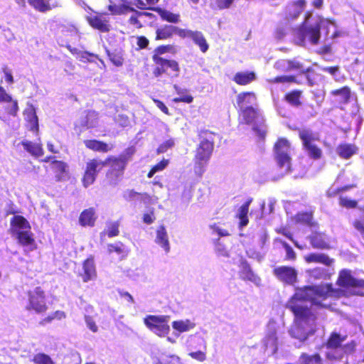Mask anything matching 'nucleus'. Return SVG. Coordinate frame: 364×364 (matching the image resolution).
I'll list each match as a JSON object with an SVG mask.
<instances>
[{"mask_svg":"<svg viewBox=\"0 0 364 364\" xmlns=\"http://www.w3.org/2000/svg\"><path fill=\"white\" fill-rule=\"evenodd\" d=\"M335 289L331 283L305 286L298 289L288 301L287 307L294 314L295 323L289 330L291 337L301 341H305L309 333L303 327L304 323H314L317 316L314 311L302 302L309 301L311 307L330 309L331 305L323 303L328 297L364 296V279L355 277L352 271L343 269L339 271Z\"/></svg>","mask_w":364,"mask_h":364,"instance_id":"f257e3e1","label":"nucleus"},{"mask_svg":"<svg viewBox=\"0 0 364 364\" xmlns=\"http://www.w3.org/2000/svg\"><path fill=\"white\" fill-rule=\"evenodd\" d=\"M214 136L215 133L208 129H203L198 132L200 141L195 150L193 169L195 173L199 177L205 173L213 154L215 145Z\"/></svg>","mask_w":364,"mask_h":364,"instance_id":"f03ea898","label":"nucleus"},{"mask_svg":"<svg viewBox=\"0 0 364 364\" xmlns=\"http://www.w3.org/2000/svg\"><path fill=\"white\" fill-rule=\"evenodd\" d=\"M134 152L135 149L131 146L126 149L124 152L118 156H109L104 161L92 159V175L109 164V167L106 173L107 178L111 183H116L119 178L124 175L127 164ZM93 181L94 178L92 177Z\"/></svg>","mask_w":364,"mask_h":364,"instance_id":"7ed1b4c3","label":"nucleus"},{"mask_svg":"<svg viewBox=\"0 0 364 364\" xmlns=\"http://www.w3.org/2000/svg\"><path fill=\"white\" fill-rule=\"evenodd\" d=\"M9 232L15 237L18 243L23 247H28L32 251L36 249L34 235L31 231L29 222L22 215H17L10 220Z\"/></svg>","mask_w":364,"mask_h":364,"instance_id":"20e7f679","label":"nucleus"},{"mask_svg":"<svg viewBox=\"0 0 364 364\" xmlns=\"http://www.w3.org/2000/svg\"><path fill=\"white\" fill-rule=\"evenodd\" d=\"M330 25L335 26V23L328 19H320L314 26H307L305 23H303L295 32L296 44L304 46L306 38H308L312 45H317L321 38V28H328Z\"/></svg>","mask_w":364,"mask_h":364,"instance_id":"39448f33","label":"nucleus"},{"mask_svg":"<svg viewBox=\"0 0 364 364\" xmlns=\"http://www.w3.org/2000/svg\"><path fill=\"white\" fill-rule=\"evenodd\" d=\"M151 76L157 80L162 78L173 79L179 77L181 67L179 63L173 58L152 60Z\"/></svg>","mask_w":364,"mask_h":364,"instance_id":"423d86ee","label":"nucleus"},{"mask_svg":"<svg viewBox=\"0 0 364 364\" xmlns=\"http://www.w3.org/2000/svg\"><path fill=\"white\" fill-rule=\"evenodd\" d=\"M27 303L26 309L37 314L43 315L48 309L46 304V294L41 287H36L26 292Z\"/></svg>","mask_w":364,"mask_h":364,"instance_id":"0eeeda50","label":"nucleus"},{"mask_svg":"<svg viewBox=\"0 0 364 364\" xmlns=\"http://www.w3.org/2000/svg\"><path fill=\"white\" fill-rule=\"evenodd\" d=\"M291 144L285 138H279L274 145V159L279 168L285 167L291 171V158L290 156Z\"/></svg>","mask_w":364,"mask_h":364,"instance_id":"6e6552de","label":"nucleus"},{"mask_svg":"<svg viewBox=\"0 0 364 364\" xmlns=\"http://www.w3.org/2000/svg\"><path fill=\"white\" fill-rule=\"evenodd\" d=\"M169 320L168 315H148L144 318V323L157 336L165 337L170 331Z\"/></svg>","mask_w":364,"mask_h":364,"instance_id":"1a4fd4ad","label":"nucleus"},{"mask_svg":"<svg viewBox=\"0 0 364 364\" xmlns=\"http://www.w3.org/2000/svg\"><path fill=\"white\" fill-rule=\"evenodd\" d=\"M299 136L302 141L304 149L307 151L310 158L313 159H319L322 156V150L315 144V138L313 134L306 129L300 130Z\"/></svg>","mask_w":364,"mask_h":364,"instance_id":"9d476101","label":"nucleus"},{"mask_svg":"<svg viewBox=\"0 0 364 364\" xmlns=\"http://www.w3.org/2000/svg\"><path fill=\"white\" fill-rule=\"evenodd\" d=\"M273 274L278 279L288 284H293L297 278L296 269L289 266L277 267L273 269Z\"/></svg>","mask_w":364,"mask_h":364,"instance_id":"9b49d317","label":"nucleus"},{"mask_svg":"<svg viewBox=\"0 0 364 364\" xmlns=\"http://www.w3.org/2000/svg\"><path fill=\"white\" fill-rule=\"evenodd\" d=\"M306 4V0H294L289 2L284 10L285 18L293 20L299 17Z\"/></svg>","mask_w":364,"mask_h":364,"instance_id":"f8f14e48","label":"nucleus"},{"mask_svg":"<svg viewBox=\"0 0 364 364\" xmlns=\"http://www.w3.org/2000/svg\"><path fill=\"white\" fill-rule=\"evenodd\" d=\"M52 170L56 182L64 181L69 178L68 166L65 162L52 160Z\"/></svg>","mask_w":364,"mask_h":364,"instance_id":"ddd939ff","label":"nucleus"},{"mask_svg":"<svg viewBox=\"0 0 364 364\" xmlns=\"http://www.w3.org/2000/svg\"><path fill=\"white\" fill-rule=\"evenodd\" d=\"M239 267V276L241 279L244 281H250L255 284H259L260 282V278L253 272L246 259H241Z\"/></svg>","mask_w":364,"mask_h":364,"instance_id":"4468645a","label":"nucleus"},{"mask_svg":"<svg viewBox=\"0 0 364 364\" xmlns=\"http://www.w3.org/2000/svg\"><path fill=\"white\" fill-rule=\"evenodd\" d=\"M6 102L11 103V105H8L5 107V112L9 116L16 117L18 112V102L16 100H13L12 97L6 92L5 89L0 86V103Z\"/></svg>","mask_w":364,"mask_h":364,"instance_id":"2eb2a0df","label":"nucleus"},{"mask_svg":"<svg viewBox=\"0 0 364 364\" xmlns=\"http://www.w3.org/2000/svg\"><path fill=\"white\" fill-rule=\"evenodd\" d=\"M275 66L284 72L298 71L300 74L304 68L303 63L296 58L278 60Z\"/></svg>","mask_w":364,"mask_h":364,"instance_id":"dca6fc26","label":"nucleus"},{"mask_svg":"<svg viewBox=\"0 0 364 364\" xmlns=\"http://www.w3.org/2000/svg\"><path fill=\"white\" fill-rule=\"evenodd\" d=\"M311 247L314 249L326 250L330 248L328 239L324 232L314 231L308 237Z\"/></svg>","mask_w":364,"mask_h":364,"instance_id":"f3484780","label":"nucleus"},{"mask_svg":"<svg viewBox=\"0 0 364 364\" xmlns=\"http://www.w3.org/2000/svg\"><path fill=\"white\" fill-rule=\"evenodd\" d=\"M257 99V95L253 91L241 92L236 96V106L240 109H244L248 105L255 103Z\"/></svg>","mask_w":364,"mask_h":364,"instance_id":"a211bd4d","label":"nucleus"},{"mask_svg":"<svg viewBox=\"0 0 364 364\" xmlns=\"http://www.w3.org/2000/svg\"><path fill=\"white\" fill-rule=\"evenodd\" d=\"M304 260L306 263H319L330 267L333 264L334 260L330 258L324 253H309L304 256Z\"/></svg>","mask_w":364,"mask_h":364,"instance_id":"6ab92c4d","label":"nucleus"},{"mask_svg":"<svg viewBox=\"0 0 364 364\" xmlns=\"http://www.w3.org/2000/svg\"><path fill=\"white\" fill-rule=\"evenodd\" d=\"M151 10L156 12L163 21H166L170 23H178L181 21V16L179 14L173 13L159 6L152 7Z\"/></svg>","mask_w":364,"mask_h":364,"instance_id":"aec40b11","label":"nucleus"},{"mask_svg":"<svg viewBox=\"0 0 364 364\" xmlns=\"http://www.w3.org/2000/svg\"><path fill=\"white\" fill-rule=\"evenodd\" d=\"M330 95L338 97L340 103L346 105L350 101L352 91L348 85L343 86L340 88L333 90L330 92Z\"/></svg>","mask_w":364,"mask_h":364,"instance_id":"412c9836","label":"nucleus"},{"mask_svg":"<svg viewBox=\"0 0 364 364\" xmlns=\"http://www.w3.org/2000/svg\"><path fill=\"white\" fill-rule=\"evenodd\" d=\"M26 120L28 123L29 129L36 134L39 132L38 119L36 115V109L33 106H30L24 111Z\"/></svg>","mask_w":364,"mask_h":364,"instance_id":"4be33fe9","label":"nucleus"},{"mask_svg":"<svg viewBox=\"0 0 364 364\" xmlns=\"http://www.w3.org/2000/svg\"><path fill=\"white\" fill-rule=\"evenodd\" d=\"M347 338V336H342L339 333L332 332L329 335L328 339L325 343V346L328 349L336 350L338 348H341L342 343Z\"/></svg>","mask_w":364,"mask_h":364,"instance_id":"5701e85b","label":"nucleus"},{"mask_svg":"<svg viewBox=\"0 0 364 364\" xmlns=\"http://www.w3.org/2000/svg\"><path fill=\"white\" fill-rule=\"evenodd\" d=\"M175 36V26L172 24L163 25L156 30V41H165Z\"/></svg>","mask_w":364,"mask_h":364,"instance_id":"b1692460","label":"nucleus"},{"mask_svg":"<svg viewBox=\"0 0 364 364\" xmlns=\"http://www.w3.org/2000/svg\"><path fill=\"white\" fill-rule=\"evenodd\" d=\"M302 95V90L297 89L292 90L284 95V100L291 106L299 107L303 104L301 101Z\"/></svg>","mask_w":364,"mask_h":364,"instance_id":"393cba45","label":"nucleus"},{"mask_svg":"<svg viewBox=\"0 0 364 364\" xmlns=\"http://www.w3.org/2000/svg\"><path fill=\"white\" fill-rule=\"evenodd\" d=\"M256 80V74L253 71L237 72L233 76L232 80L239 85H247Z\"/></svg>","mask_w":364,"mask_h":364,"instance_id":"a878e982","label":"nucleus"},{"mask_svg":"<svg viewBox=\"0 0 364 364\" xmlns=\"http://www.w3.org/2000/svg\"><path fill=\"white\" fill-rule=\"evenodd\" d=\"M240 115L245 124H250L259 117V110L252 105L247 106L245 108L240 110Z\"/></svg>","mask_w":364,"mask_h":364,"instance_id":"bb28decb","label":"nucleus"},{"mask_svg":"<svg viewBox=\"0 0 364 364\" xmlns=\"http://www.w3.org/2000/svg\"><path fill=\"white\" fill-rule=\"evenodd\" d=\"M21 144L23 149L31 155L35 157H40L44 154L43 145L41 143H33L31 141H23Z\"/></svg>","mask_w":364,"mask_h":364,"instance_id":"cd10ccee","label":"nucleus"},{"mask_svg":"<svg viewBox=\"0 0 364 364\" xmlns=\"http://www.w3.org/2000/svg\"><path fill=\"white\" fill-rule=\"evenodd\" d=\"M92 28H95L102 33L108 32L110 30L109 18L102 14L95 16L92 18Z\"/></svg>","mask_w":364,"mask_h":364,"instance_id":"c85d7f7f","label":"nucleus"},{"mask_svg":"<svg viewBox=\"0 0 364 364\" xmlns=\"http://www.w3.org/2000/svg\"><path fill=\"white\" fill-rule=\"evenodd\" d=\"M156 242L163 247L166 252H169L170 246L168 235L164 225L159 226L156 230Z\"/></svg>","mask_w":364,"mask_h":364,"instance_id":"c756f323","label":"nucleus"},{"mask_svg":"<svg viewBox=\"0 0 364 364\" xmlns=\"http://www.w3.org/2000/svg\"><path fill=\"white\" fill-rule=\"evenodd\" d=\"M193 42L198 46L200 50L205 53L209 49V44L201 31H194V33L191 38Z\"/></svg>","mask_w":364,"mask_h":364,"instance_id":"7c9ffc66","label":"nucleus"},{"mask_svg":"<svg viewBox=\"0 0 364 364\" xmlns=\"http://www.w3.org/2000/svg\"><path fill=\"white\" fill-rule=\"evenodd\" d=\"M28 4L41 13H45L51 10L54 6L50 4V0H28Z\"/></svg>","mask_w":364,"mask_h":364,"instance_id":"2f4dec72","label":"nucleus"},{"mask_svg":"<svg viewBox=\"0 0 364 364\" xmlns=\"http://www.w3.org/2000/svg\"><path fill=\"white\" fill-rule=\"evenodd\" d=\"M107 252L109 254L116 253L122 258L125 257L128 254V250L126 246L120 241L107 245Z\"/></svg>","mask_w":364,"mask_h":364,"instance_id":"473e14b6","label":"nucleus"},{"mask_svg":"<svg viewBox=\"0 0 364 364\" xmlns=\"http://www.w3.org/2000/svg\"><path fill=\"white\" fill-rule=\"evenodd\" d=\"M337 152L338 155L344 159H348L350 158L356 152V148L351 144H340L337 147Z\"/></svg>","mask_w":364,"mask_h":364,"instance_id":"72a5a7b5","label":"nucleus"},{"mask_svg":"<svg viewBox=\"0 0 364 364\" xmlns=\"http://www.w3.org/2000/svg\"><path fill=\"white\" fill-rule=\"evenodd\" d=\"M251 200H247L245 203H243L238 213V218L240 219V227L242 228L246 226L249 223L248 219V212H249V206L250 204Z\"/></svg>","mask_w":364,"mask_h":364,"instance_id":"f704fd0d","label":"nucleus"},{"mask_svg":"<svg viewBox=\"0 0 364 364\" xmlns=\"http://www.w3.org/2000/svg\"><path fill=\"white\" fill-rule=\"evenodd\" d=\"M297 223L309 226H314L316 223L314 221L311 212H299L295 216Z\"/></svg>","mask_w":364,"mask_h":364,"instance_id":"c9c22d12","label":"nucleus"},{"mask_svg":"<svg viewBox=\"0 0 364 364\" xmlns=\"http://www.w3.org/2000/svg\"><path fill=\"white\" fill-rule=\"evenodd\" d=\"M173 49L172 45H161L156 47L151 55V60L156 59H168V58L163 57L162 55L171 53Z\"/></svg>","mask_w":364,"mask_h":364,"instance_id":"e433bc0d","label":"nucleus"},{"mask_svg":"<svg viewBox=\"0 0 364 364\" xmlns=\"http://www.w3.org/2000/svg\"><path fill=\"white\" fill-rule=\"evenodd\" d=\"M194 323L190 321H174L172 323V327L173 329L178 331L180 333L188 331L194 327Z\"/></svg>","mask_w":364,"mask_h":364,"instance_id":"4c0bfd02","label":"nucleus"},{"mask_svg":"<svg viewBox=\"0 0 364 364\" xmlns=\"http://www.w3.org/2000/svg\"><path fill=\"white\" fill-rule=\"evenodd\" d=\"M65 317V314L63 311H55V312L49 314L46 317L42 318L39 321V325L44 326L48 323H50L55 319L60 320Z\"/></svg>","mask_w":364,"mask_h":364,"instance_id":"58836bf2","label":"nucleus"},{"mask_svg":"<svg viewBox=\"0 0 364 364\" xmlns=\"http://www.w3.org/2000/svg\"><path fill=\"white\" fill-rule=\"evenodd\" d=\"M304 75L306 79L307 80V83L309 86L312 87L316 83V77L317 73L316 70L312 67H308L307 68H304L302 70L301 73Z\"/></svg>","mask_w":364,"mask_h":364,"instance_id":"ea45409f","label":"nucleus"},{"mask_svg":"<svg viewBox=\"0 0 364 364\" xmlns=\"http://www.w3.org/2000/svg\"><path fill=\"white\" fill-rule=\"evenodd\" d=\"M269 82L272 83H296V84H300V82L297 80L295 75H280L277 76L271 80H269Z\"/></svg>","mask_w":364,"mask_h":364,"instance_id":"a19ab883","label":"nucleus"},{"mask_svg":"<svg viewBox=\"0 0 364 364\" xmlns=\"http://www.w3.org/2000/svg\"><path fill=\"white\" fill-rule=\"evenodd\" d=\"M32 361L35 364H55L53 359L44 353H38L33 355Z\"/></svg>","mask_w":364,"mask_h":364,"instance_id":"79ce46f5","label":"nucleus"},{"mask_svg":"<svg viewBox=\"0 0 364 364\" xmlns=\"http://www.w3.org/2000/svg\"><path fill=\"white\" fill-rule=\"evenodd\" d=\"M112 146L105 142L92 139V150L106 153L112 149Z\"/></svg>","mask_w":364,"mask_h":364,"instance_id":"37998d69","label":"nucleus"},{"mask_svg":"<svg viewBox=\"0 0 364 364\" xmlns=\"http://www.w3.org/2000/svg\"><path fill=\"white\" fill-rule=\"evenodd\" d=\"M168 164V160L163 159L158 164L153 166L147 173L148 178H152L157 171H163Z\"/></svg>","mask_w":364,"mask_h":364,"instance_id":"c03bdc74","label":"nucleus"},{"mask_svg":"<svg viewBox=\"0 0 364 364\" xmlns=\"http://www.w3.org/2000/svg\"><path fill=\"white\" fill-rule=\"evenodd\" d=\"M128 11H134V9L132 6H136L139 9H144V4L142 0H120Z\"/></svg>","mask_w":364,"mask_h":364,"instance_id":"a18cd8bd","label":"nucleus"},{"mask_svg":"<svg viewBox=\"0 0 364 364\" xmlns=\"http://www.w3.org/2000/svg\"><path fill=\"white\" fill-rule=\"evenodd\" d=\"M279 242L283 246L286 251L285 261H294L296 259V254L292 247L285 241L280 240Z\"/></svg>","mask_w":364,"mask_h":364,"instance_id":"49530a36","label":"nucleus"},{"mask_svg":"<svg viewBox=\"0 0 364 364\" xmlns=\"http://www.w3.org/2000/svg\"><path fill=\"white\" fill-rule=\"evenodd\" d=\"M275 232L278 234H281V235H284V237H286L287 238H288L289 240L292 241L296 247L301 248L300 246L299 245L298 242L294 240L293 234L291 233V232L287 227H286V226L279 227L275 229Z\"/></svg>","mask_w":364,"mask_h":364,"instance_id":"de8ad7c7","label":"nucleus"},{"mask_svg":"<svg viewBox=\"0 0 364 364\" xmlns=\"http://www.w3.org/2000/svg\"><path fill=\"white\" fill-rule=\"evenodd\" d=\"M119 222L115 221L114 223H110L107 229H106V234L109 237H114L119 234Z\"/></svg>","mask_w":364,"mask_h":364,"instance_id":"09e8293b","label":"nucleus"},{"mask_svg":"<svg viewBox=\"0 0 364 364\" xmlns=\"http://www.w3.org/2000/svg\"><path fill=\"white\" fill-rule=\"evenodd\" d=\"M108 9L113 15H121L128 12V10L122 3L120 5L109 4L108 6Z\"/></svg>","mask_w":364,"mask_h":364,"instance_id":"8fccbe9b","label":"nucleus"},{"mask_svg":"<svg viewBox=\"0 0 364 364\" xmlns=\"http://www.w3.org/2000/svg\"><path fill=\"white\" fill-rule=\"evenodd\" d=\"M175 144V141L173 139H168V140L161 143L158 148L156 149L157 154L165 153L168 151V149L172 148Z\"/></svg>","mask_w":364,"mask_h":364,"instance_id":"3c124183","label":"nucleus"},{"mask_svg":"<svg viewBox=\"0 0 364 364\" xmlns=\"http://www.w3.org/2000/svg\"><path fill=\"white\" fill-rule=\"evenodd\" d=\"M79 222L82 226L90 225L91 210L90 209H86L81 213L79 218Z\"/></svg>","mask_w":364,"mask_h":364,"instance_id":"603ef678","label":"nucleus"},{"mask_svg":"<svg viewBox=\"0 0 364 364\" xmlns=\"http://www.w3.org/2000/svg\"><path fill=\"white\" fill-rule=\"evenodd\" d=\"M194 33V31L182 28L175 26V35H177L181 38H191Z\"/></svg>","mask_w":364,"mask_h":364,"instance_id":"864d4df0","label":"nucleus"},{"mask_svg":"<svg viewBox=\"0 0 364 364\" xmlns=\"http://www.w3.org/2000/svg\"><path fill=\"white\" fill-rule=\"evenodd\" d=\"M357 343L355 341H351L342 346L341 350L343 354L349 355L352 354L355 351Z\"/></svg>","mask_w":364,"mask_h":364,"instance_id":"5fc2aeb1","label":"nucleus"},{"mask_svg":"<svg viewBox=\"0 0 364 364\" xmlns=\"http://www.w3.org/2000/svg\"><path fill=\"white\" fill-rule=\"evenodd\" d=\"M353 226L360 232L364 239V217L361 218L360 219L355 220L353 223Z\"/></svg>","mask_w":364,"mask_h":364,"instance_id":"6e6d98bb","label":"nucleus"},{"mask_svg":"<svg viewBox=\"0 0 364 364\" xmlns=\"http://www.w3.org/2000/svg\"><path fill=\"white\" fill-rule=\"evenodd\" d=\"M172 101L176 103L184 102L190 104L193 101V97L191 95L186 94L180 97L173 98Z\"/></svg>","mask_w":364,"mask_h":364,"instance_id":"4d7b16f0","label":"nucleus"},{"mask_svg":"<svg viewBox=\"0 0 364 364\" xmlns=\"http://www.w3.org/2000/svg\"><path fill=\"white\" fill-rule=\"evenodd\" d=\"M340 205L348 208H354L357 206L358 203L355 200H350L346 198H341Z\"/></svg>","mask_w":364,"mask_h":364,"instance_id":"13d9d810","label":"nucleus"},{"mask_svg":"<svg viewBox=\"0 0 364 364\" xmlns=\"http://www.w3.org/2000/svg\"><path fill=\"white\" fill-rule=\"evenodd\" d=\"M109 59L116 66H121L124 63V58L118 53H112L109 54Z\"/></svg>","mask_w":364,"mask_h":364,"instance_id":"bf43d9fd","label":"nucleus"},{"mask_svg":"<svg viewBox=\"0 0 364 364\" xmlns=\"http://www.w3.org/2000/svg\"><path fill=\"white\" fill-rule=\"evenodd\" d=\"M188 355L198 361L203 362L206 359V353L205 351L198 350L196 352H191Z\"/></svg>","mask_w":364,"mask_h":364,"instance_id":"052dcab7","label":"nucleus"},{"mask_svg":"<svg viewBox=\"0 0 364 364\" xmlns=\"http://www.w3.org/2000/svg\"><path fill=\"white\" fill-rule=\"evenodd\" d=\"M234 0H215V5L220 10L226 9L231 6Z\"/></svg>","mask_w":364,"mask_h":364,"instance_id":"680f3d73","label":"nucleus"},{"mask_svg":"<svg viewBox=\"0 0 364 364\" xmlns=\"http://www.w3.org/2000/svg\"><path fill=\"white\" fill-rule=\"evenodd\" d=\"M149 41L144 36H139L136 37V45L139 49H144L148 47Z\"/></svg>","mask_w":364,"mask_h":364,"instance_id":"e2e57ef3","label":"nucleus"},{"mask_svg":"<svg viewBox=\"0 0 364 364\" xmlns=\"http://www.w3.org/2000/svg\"><path fill=\"white\" fill-rule=\"evenodd\" d=\"M142 219L143 222L147 225L153 223L156 219L154 209H151L149 213H144Z\"/></svg>","mask_w":364,"mask_h":364,"instance_id":"0e129e2a","label":"nucleus"},{"mask_svg":"<svg viewBox=\"0 0 364 364\" xmlns=\"http://www.w3.org/2000/svg\"><path fill=\"white\" fill-rule=\"evenodd\" d=\"M311 273L314 277L317 278V279L325 277L326 275V270L321 267L314 268L311 271Z\"/></svg>","mask_w":364,"mask_h":364,"instance_id":"69168bd1","label":"nucleus"},{"mask_svg":"<svg viewBox=\"0 0 364 364\" xmlns=\"http://www.w3.org/2000/svg\"><path fill=\"white\" fill-rule=\"evenodd\" d=\"M153 101H154V104L156 105V106L162 112H164L166 115H170L171 114L168 107L165 105V104L162 101H161L160 100H158V99H153Z\"/></svg>","mask_w":364,"mask_h":364,"instance_id":"338daca9","label":"nucleus"},{"mask_svg":"<svg viewBox=\"0 0 364 364\" xmlns=\"http://www.w3.org/2000/svg\"><path fill=\"white\" fill-rule=\"evenodd\" d=\"M91 178V163L89 162L87 164V168L85 172V176L82 178V181L84 183V186L85 187H87L89 186V180Z\"/></svg>","mask_w":364,"mask_h":364,"instance_id":"774afa93","label":"nucleus"}]
</instances>
